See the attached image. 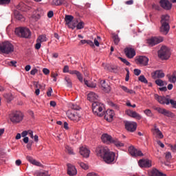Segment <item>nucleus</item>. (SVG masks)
Instances as JSON below:
<instances>
[{
  "label": "nucleus",
  "mask_w": 176,
  "mask_h": 176,
  "mask_svg": "<svg viewBox=\"0 0 176 176\" xmlns=\"http://www.w3.org/2000/svg\"><path fill=\"white\" fill-rule=\"evenodd\" d=\"M96 153L97 156L103 159L107 164H111L115 162V153L109 151L108 147L99 146L96 148Z\"/></svg>",
  "instance_id": "nucleus-1"
},
{
  "label": "nucleus",
  "mask_w": 176,
  "mask_h": 176,
  "mask_svg": "<svg viewBox=\"0 0 176 176\" xmlns=\"http://www.w3.org/2000/svg\"><path fill=\"white\" fill-rule=\"evenodd\" d=\"M170 16L168 14H164L161 16V27L160 31L164 35H167L170 31Z\"/></svg>",
  "instance_id": "nucleus-2"
},
{
  "label": "nucleus",
  "mask_w": 176,
  "mask_h": 176,
  "mask_svg": "<svg viewBox=\"0 0 176 176\" xmlns=\"http://www.w3.org/2000/svg\"><path fill=\"white\" fill-rule=\"evenodd\" d=\"M101 140L102 142H107V144H114L117 148H122L124 144L122 143L120 141L118 140V139L112 138V136L104 133L102 135Z\"/></svg>",
  "instance_id": "nucleus-3"
},
{
  "label": "nucleus",
  "mask_w": 176,
  "mask_h": 176,
  "mask_svg": "<svg viewBox=\"0 0 176 176\" xmlns=\"http://www.w3.org/2000/svg\"><path fill=\"white\" fill-rule=\"evenodd\" d=\"M158 57L161 60H168L171 57V50L168 47L162 45L157 52Z\"/></svg>",
  "instance_id": "nucleus-4"
},
{
  "label": "nucleus",
  "mask_w": 176,
  "mask_h": 176,
  "mask_svg": "<svg viewBox=\"0 0 176 176\" xmlns=\"http://www.w3.org/2000/svg\"><path fill=\"white\" fill-rule=\"evenodd\" d=\"M104 109V104L99 102H94L92 104V111L94 115L100 116V118L105 115V112L102 111Z\"/></svg>",
  "instance_id": "nucleus-5"
},
{
  "label": "nucleus",
  "mask_w": 176,
  "mask_h": 176,
  "mask_svg": "<svg viewBox=\"0 0 176 176\" xmlns=\"http://www.w3.org/2000/svg\"><path fill=\"white\" fill-rule=\"evenodd\" d=\"M14 51V47L9 41H5L0 44V53L9 54Z\"/></svg>",
  "instance_id": "nucleus-6"
},
{
  "label": "nucleus",
  "mask_w": 176,
  "mask_h": 176,
  "mask_svg": "<svg viewBox=\"0 0 176 176\" xmlns=\"http://www.w3.org/2000/svg\"><path fill=\"white\" fill-rule=\"evenodd\" d=\"M15 34L21 38H30L31 36V31L27 28H16Z\"/></svg>",
  "instance_id": "nucleus-7"
},
{
  "label": "nucleus",
  "mask_w": 176,
  "mask_h": 176,
  "mask_svg": "<svg viewBox=\"0 0 176 176\" xmlns=\"http://www.w3.org/2000/svg\"><path fill=\"white\" fill-rule=\"evenodd\" d=\"M24 116L21 111H15L10 114V119L12 123H20Z\"/></svg>",
  "instance_id": "nucleus-8"
},
{
  "label": "nucleus",
  "mask_w": 176,
  "mask_h": 176,
  "mask_svg": "<svg viewBox=\"0 0 176 176\" xmlns=\"http://www.w3.org/2000/svg\"><path fill=\"white\" fill-rule=\"evenodd\" d=\"M164 38L162 36L158 37H151L147 40V43L150 47H153V46H156V45H159V43H162L163 42Z\"/></svg>",
  "instance_id": "nucleus-9"
},
{
  "label": "nucleus",
  "mask_w": 176,
  "mask_h": 176,
  "mask_svg": "<svg viewBox=\"0 0 176 176\" xmlns=\"http://www.w3.org/2000/svg\"><path fill=\"white\" fill-rule=\"evenodd\" d=\"M67 118L70 119V120H73V122H79L80 119V116L78 112L69 111L67 113Z\"/></svg>",
  "instance_id": "nucleus-10"
},
{
  "label": "nucleus",
  "mask_w": 176,
  "mask_h": 176,
  "mask_svg": "<svg viewBox=\"0 0 176 176\" xmlns=\"http://www.w3.org/2000/svg\"><path fill=\"white\" fill-rule=\"evenodd\" d=\"M154 109L157 111L159 113H162L164 116H167L168 118H173L174 113L170 112V111L166 110V109H162L160 107H155Z\"/></svg>",
  "instance_id": "nucleus-11"
},
{
  "label": "nucleus",
  "mask_w": 176,
  "mask_h": 176,
  "mask_svg": "<svg viewBox=\"0 0 176 176\" xmlns=\"http://www.w3.org/2000/svg\"><path fill=\"white\" fill-rule=\"evenodd\" d=\"M160 4L161 8L164 9V10H171V8H173V4L170 3V1L168 0H160Z\"/></svg>",
  "instance_id": "nucleus-12"
},
{
  "label": "nucleus",
  "mask_w": 176,
  "mask_h": 176,
  "mask_svg": "<svg viewBox=\"0 0 176 176\" xmlns=\"http://www.w3.org/2000/svg\"><path fill=\"white\" fill-rule=\"evenodd\" d=\"M129 152L130 155H131V156L133 157L144 156V154L142 153V152L140 150L135 148L133 146H131L129 148Z\"/></svg>",
  "instance_id": "nucleus-13"
},
{
  "label": "nucleus",
  "mask_w": 176,
  "mask_h": 176,
  "mask_svg": "<svg viewBox=\"0 0 176 176\" xmlns=\"http://www.w3.org/2000/svg\"><path fill=\"white\" fill-rule=\"evenodd\" d=\"M125 129H126L128 131L133 133L137 130V123L133 122H126L125 123Z\"/></svg>",
  "instance_id": "nucleus-14"
},
{
  "label": "nucleus",
  "mask_w": 176,
  "mask_h": 176,
  "mask_svg": "<svg viewBox=\"0 0 176 176\" xmlns=\"http://www.w3.org/2000/svg\"><path fill=\"white\" fill-rule=\"evenodd\" d=\"M136 64H140V65L146 66L149 62V58L146 56H139L136 60Z\"/></svg>",
  "instance_id": "nucleus-15"
},
{
  "label": "nucleus",
  "mask_w": 176,
  "mask_h": 176,
  "mask_svg": "<svg viewBox=\"0 0 176 176\" xmlns=\"http://www.w3.org/2000/svg\"><path fill=\"white\" fill-rule=\"evenodd\" d=\"M154 97L160 104H166V105H168V104H170V100H168V99H167V98H166L165 96H160L157 94H155Z\"/></svg>",
  "instance_id": "nucleus-16"
},
{
  "label": "nucleus",
  "mask_w": 176,
  "mask_h": 176,
  "mask_svg": "<svg viewBox=\"0 0 176 176\" xmlns=\"http://www.w3.org/2000/svg\"><path fill=\"white\" fill-rule=\"evenodd\" d=\"M124 53L128 58H133L135 56V50L132 47H126L124 49Z\"/></svg>",
  "instance_id": "nucleus-17"
},
{
  "label": "nucleus",
  "mask_w": 176,
  "mask_h": 176,
  "mask_svg": "<svg viewBox=\"0 0 176 176\" xmlns=\"http://www.w3.org/2000/svg\"><path fill=\"white\" fill-rule=\"evenodd\" d=\"M126 114L131 118H134L135 119H138V120H141L142 118L141 115L138 114L136 111H133L132 110L128 109L125 111Z\"/></svg>",
  "instance_id": "nucleus-18"
},
{
  "label": "nucleus",
  "mask_w": 176,
  "mask_h": 176,
  "mask_svg": "<svg viewBox=\"0 0 176 176\" xmlns=\"http://www.w3.org/2000/svg\"><path fill=\"white\" fill-rule=\"evenodd\" d=\"M139 166L140 167L149 168V167H152V161L149 160H140L139 161Z\"/></svg>",
  "instance_id": "nucleus-19"
},
{
  "label": "nucleus",
  "mask_w": 176,
  "mask_h": 176,
  "mask_svg": "<svg viewBox=\"0 0 176 176\" xmlns=\"http://www.w3.org/2000/svg\"><path fill=\"white\" fill-rule=\"evenodd\" d=\"M74 21V16L72 15H65V21L69 28H72V30H75V25H72L71 23Z\"/></svg>",
  "instance_id": "nucleus-20"
},
{
  "label": "nucleus",
  "mask_w": 176,
  "mask_h": 176,
  "mask_svg": "<svg viewBox=\"0 0 176 176\" xmlns=\"http://www.w3.org/2000/svg\"><path fill=\"white\" fill-rule=\"evenodd\" d=\"M104 119L107 120V122H112V120L113 119V116L115 115V112L113 110H107L106 113H104Z\"/></svg>",
  "instance_id": "nucleus-21"
},
{
  "label": "nucleus",
  "mask_w": 176,
  "mask_h": 176,
  "mask_svg": "<svg viewBox=\"0 0 176 176\" xmlns=\"http://www.w3.org/2000/svg\"><path fill=\"white\" fill-rule=\"evenodd\" d=\"M76 168L71 164H67V174L71 176L76 175Z\"/></svg>",
  "instance_id": "nucleus-22"
},
{
  "label": "nucleus",
  "mask_w": 176,
  "mask_h": 176,
  "mask_svg": "<svg viewBox=\"0 0 176 176\" xmlns=\"http://www.w3.org/2000/svg\"><path fill=\"white\" fill-rule=\"evenodd\" d=\"M152 77L153 79H156L158 78V79H160L162 78H164L165 74L162 70H157L151 74Z\"/></svg>",
  "instance_id": "nucleus-23"
},
{
  "label": "nucleus",
  "mask_w": 176,
  "mask_h": 176,
  "mask_svg": "<svg viewBox=\"0 0 176 176\" xmlns=\"http://www.w3.org/2000/svg\"><path fill=\"white\" fill-rule=\"evenodd\" d=\"M149 176H166V174L159 171V170L154 168L151 171L148 172Z\"/></svg>",
  "instance_id": "nucleus-24"
},
{
  "label": "nucleus",
  "mask_w": 176,
  "mask_h": 176,
  "mask_svg": "<svg viewBox=\"0 0 176 176\" xmlns=\"http://www.w3.org/2000/svg\"><path fill=\"white\" fill-rule=\"evenodd\" d=\"M87 100L89 101H91V102H96V101H97V100H98V95H97L94 92H90L87 95Z\"/></svg>",
  "instance_id": "nucleus-25"
},
{
  "label": "nucleus",
  "mask_w": 176,
  "mask_h": 176,
  "mask_svg": "<svg viewBox=\"0 0 176 176\" xmlns=\"http://www.w3.org/2000/svg\"><path fill=\"white\" fill-rule=\"evenodd\" d=\"M100 85L102 87V89L105 91V93H109L111 91V87L109 86L108 84L105 82V80H102L100 81Z\"/></svg>",
  "instance_id": "nucleus-26"
},
{
  "label": "nucleus",
  "mask_w": 176,
  "mask_h": 176,
  "mask_svg": "<svg viewBox=\"0 0 176 176\" xmlns=\"http://www.w3.org/2000/svg\"><path fill=\"white\" fill-rule=\"evenodd\" d=\"M80 153L83 157H89L90 155V150L87 149L86 147L80 148Z\"/></svg>",
  "instance_id": "nucleus-27"
},
{
  "label": "nucleus",
  "mask_w": 176,
  "mask_h": 176,
  "mask_svg": "<svg viewBox=\"0 0 176 176\" xmlns=\"http://www.w3.org/2000/svg\"><path fill=\"white\" fill-rule=\"evenodd\" d=\"M26 159L28 162H30V163H31L34 166H37L38 167H41V166H42V164H41V162L36 161L31 156L28 155L26 157Z\"/></svg>",
  "instance_id": "nucleus-28"
},
{
  "label": "nucleus",
  "mask_w": 176,
  "mask_h": 176,
  "mask_svg": "<svg viewBox=\"0 0 176 176\" xmlns=\"http://www.w3.org/2000/svg\"><path fill=\"white\" fill-rule=\"evenodd\" d=\"M16 9H18V10H21V12H27V10H30V8L24 3H20L17 6Z\"/></svg>",
  "instance_id": "nucleus-29"
},
{
  "label": "nucleus",
  "mask_w": 176,
  "mask_h": 176,
  "mask_svg": "<svg viewBox=\"0 0 176 176\" xmlns=\"http://www.w3.org/2000/svg\"><path fill=\"white\" fill-rule=\"evenodd\" d=\"M14 14L15 19L16 20H19V21H25V18L24 17V16H23V14H21L19 11H14Z\"/></svg>",
  "instance_id": "nucleus-30"
},
{
  "label": "nucleus",
  "mask_w": 176,
  "mask_h": 176,
  "mask_svg": "<svg viewBox=\"0 0 176 176\" xmlns=\"http://www.w3.org/2000/svg\"><path fill=\"white\" fill-rule=\"evenodd\" d=\"M167 78L170 83H175L176 82V71L173 72L172 75L168 74Z\"/></svg>",
  "instance_id": "nucleus-31"
},
{
  "label": "nucleus",
  "mask_w": 176,
  "mask_h": 176,
  "mask_svg": "<svg viewBox=\"0 0 176 176\" xmlns=\"http://www.w3.org/2000/svg\"><path fill=\"white\" fill-rule=\"evenodd\" d=\"M120 87L122 89V90H123V91L127 93L128 94H135V91H134L133 89H129L124 85H120Z\"/></svg>",
  "instance_id": "nucleus-32"
},
{
  "label": "nucleus",
  "mask_w": 176,
  "mask_h": 176,
  "mask_svg": "<svg viewBox=\"0 0 176 176\" xmlns=\"http://www.w3.org/2000/svg\"><path fill=\"white\" fill-rule=\"evenodd\" d=\"M80 43L81 45H85V43H87V45H89L91 47H94V43L91 40H81Z\"/></svg>",
  "instance_id": "nucleus-33"
},
{
  "label": "nucleus",
  "mask_w": 176,
  "mask_h": 176,
  "mask_svg": "<svg viewBox=\"0 0 176 176\" xmlns=\"http://www.w3.org/2000/svg\"><path fill=\"white\" fill-rule=\"evenodd\" d=\"M112 38L113 40L114 45H119V42H120V38H119V36L116 34H113Z\"/></svg>",
  "instance_id": "nucleus-34"
},
{
  "label": "nucleus",
  "mask_w": 176,
  "mask_h": 176,
  "mask_svg": "<svg viewBox=\"0 0 176 176\" xmlns=\"http://www.w3.org/2000/svg\"><path fill=\"white\" fill-rule=\"evenodd\" d=\"M46 41H47V37H46V35L43 34L38 37L36 42L42 43L43 42H46Z\"/></svg>",
  "instance_id": "nucleus-35"
},
{
  "label": "nucleus",
  "mask_w": 176,
  "mask_h": 176,
  "mask_svg": "<svg viewBox=\"0 0 176 176\" xmlns=\"http://www.w3.org/2000/svg\"><path fill=\"white\" fill-rule=\"evenodd\" d=\"M53 3H54L56 6H60V5L65 4V0H53Z\"/></svg>",
  "instance_id": "nucleus-36"
},
{
  "label": "nucleus",
  "mask_w": 176,
  "mask_h": 176,
  "mask_svg": "<svg viewBox=\"0 0 176 176\" xmlns=\"http://www.w3.org/2000/svg\"><path fill=\"white\" fill-rule=\"evenodd\" d=\"M84 83L85 85H86V86H87V87H91L93 89H94V87H96V86L95 83L89 82V81H87V80H84Z\"/></svg>",
  "instance_id": "nucleus-37"
},
{
  "label": "nucleus",
  "mask_w": 176,
  "mask_h": 176,
  "mask_svg": "<svg viewBox=\"0 0 176 176\" xmlns=\"http://www.w3.org/2000/svg\"><path fill=\"white\" fill-rule=\"evenodd\" d=\"M154 133L159 137V138H163L164 135L163 133H162V131L157 128H155Z\"/></svg>",
  "instance_id": "nucleus-38"
},
{
  "label": "nucleus",
  "mask_w": 176,
  "mask_h": 176,
  "mask_svg": "<svg viewBox=\"0 0 176 176\" xmlns=\"http://www.w3.org/2000/svg\"><path fill=\"white\" fill-rule=\"evenodd\" d=\"M4 98H6L8 102H10L13 100V96L10 94H4Z\"/></svg>",
  "instance_id": "nucleus-39"
},
{
  "label": "nucleus",
  "mask_w": 176,
  "mask_h": 176,
  "mask_svg": "<svg viewBox=\"0 0 176 176\" xmlns=\"http://www.w3.org/2000/svg\"><path fill=\"white\" fill-rule=\"evenodd\" d=\"M65 152L69 153V155H74V149H72V147L69 146H65Z\"/></svg>",
  "instance_id": "nucleus-40"
},
{
  "label": "nucleus",
  "mask_w": 176,
  "mask_h": 176,
  "mask_svg": "<svg viewBox=\"0 0 176 176\" xmlns=\"http://www.w3.org/2000/svg\"><path fill=\"white\" fill-rule=\"evenodd\" d=\"M65 80L67 82V87H72V81L71 80V78L65 77Z\"/></svg>",
  "instance_id": "nucleus-41"
},
{
  "label": "nucleus",
  "mask_w": 176,
  "mask_h": 176,
  "mask_svg": "<svg viewBox=\"0 0 176 176\" xmlns=\"http://www.w3.org/2000/svg\"><path fill=\"white\" fill-rule=\"evenodd\" d=\"M144 113H145V115L149 118H152V116H153V113H152V111H151V109L144 110Z\"/></svg>",
  "instance_id": "nucleus-42"
},
{
  "label": "nucleus",
  "mask_w": 176,
  "mask_h": 176,
  "mask_svg": "<svg viewBox=\"0 0 176 176\" xmlns=\"http://www.w3.org/2000/svg\"><path fill=\"white\" fill-rule=\"evenodd\" d=\"M70 108H71L73 111H79V109H80V107H79V105L75 104H71Z\"/></svg>",
  "instance_id": "nucleus-43"
},
{
  "label": "nucleus",
  "mask_w": 176,
  "mask_h": 176,
  "mask_svg": "<svg viewBox=\"0 0 176 176\" xmlns=\"http://www.w3.org/2000/svg\"><path fill=\"white\" fill-rule=\"evenodd\" d=\"M77 30H82V28H85V23L83 21L79 22L76 25Z\"/></svg>",
  "instance_id": "nucleus-44"
},
{
  "label": "nucleus",
  "mask_w": 176,
  "mask_h": 176,
  "mask_svg": "<svg viewBox=\"0 0 176 176\" xmlns=\"http://www.w3.org/2000/svg\"><path fill=\"white\" fill-rule=\"evenodd\" d=\"M37 176H49V172L48 171H41V172H38L36 173Z\"/></svg>",
  "instance_id": "nucleus-45"
},
{
  "label": "nucleus",
  "mask_w": 176,
  "mask_h": 176,
  "mask_svg": "<svg viewBox=\"0 0 176 176\" xmlns=\"http://www.w3.org/2000/svg\"><path fill=\"white\" fill-rule=\"evenodd\" d=\"M139 80L142 82V83H148V80L145 78L144 75H141L139 77Z\"/></svg>",
  "instance_id": "nucleus-46"
},
{
  "label": "nucleus",
  "mask_w": 176,
  "mask_h": 176,
  "mask_svg": "<svg viewBox=\"0 0 176 176\" xmlns=\"http://www.w3.org/2000/svg\"><path fill=\"white\" fill-rule=\"evenodd\" d=\"M110 107H112L113 109H116V111H119V106L112 102H109Z\"/></svg>",
  "instance_id": "nucleus-47"
},
{
  "label": "nucleus",
  "mask_w": 176,
  "mask_h": 176,
  "mask_svg": "<svg viewBox=\"0 0 176 176\" xmlns=\"http://www.w3.org/2000/svg\"><path fill=\"white\" fill-rule=\"evenodd\" d=\"M155 83L157 85V86H164V81L161 79L156 80Z\"/></svg>",
  "instance_id": "nucleus-48"
},
{
  "label": "nucleus",
  "mask_w": 176,
  "mask_h": 176,
  "mask_svg": "<svg viewBox=\"0 0 176 176\" xmlns=\"http://www.w3.org/2000/svg\"><path fill=\"white\" fill-rule=\"evenodd\" d=\"M125 71L126 72L125 81L129 82V80L130 79V71L129 69H125Z\"/></svg>",
  "instance_id": "nucleus-49"
},
{
  "label": "nucleus",
  "mask_w": 176,
  "mask_h": 176,
  "mask_svg": "<svg viewBox=\"0 0 176 176\" xmlns=\"http://www.w3.org/2000/svg\"><path fill=\"white\" fill-rule=\"evenodd\" d=\"M79 165H80V168H83L84 170H87V168H89V166H87V164H86L83 162H80Z\"/></svg>",
  "instance_id": "nucleus-50"
},
{
  "label": "nucleus",
  "mask_w": 176,
  "mask_h": 176,
  "mask_svg": "<svg viewBox=\"0 0 176 176\" xmlns=\"http://www.w3.org/2000/svg\"><path fill=\"white\" fill-rule=\"evenodd\" d=\"M7 63L10 67H16V65L17 64V62L14 61V60H10V61H8Z\"/></svg>",
  "instance_id": "nucleus-51"
},
{
  "label": "nucleus",
  "mask_w": 176,
  "mask_h": 176,
  "mask_svg": "<svg viewBox=\"0 0 176 176\" xmlns=\"http://www.w3.org/2000/svg\"><path fill=\"white\" fill-rule=\"evenodd\" d=\"M10 3V0H0V5H8Z\"/></svg>",
  "instance_id": "nucleus-52"
},
{
  "label": "nucleus",
  "mask_w": 176,
  "mask_h": 176,
  "mask_svg": "<svg viewBox=\"0 0 176 176\" xmlns=\"http://www.w3.org/2000/svg\"><path fill=\"white\" fill-rule=\"evenodd\" d=\"M71 70H69V67L68 65H65L63 68V72H64V74H67V73H69Z\"/></svg>",
  "instance_id": "nucleus-53"
},
{
  "label": "nucleus",
  "mask_w": 176,
  "mask_h": 176,
  "mask_svg": "<svg viewBox=\"0 0 176 176\" xmlns=\"http://www.w3.org/2000/svg\"><path fill=\"white\" fill-rule=\"evenodd\" d=\"M79 71L77 70H70L69 72V74H70V75H76L77 76V75L79 74Z\"/></svg>",
  "instance_id": "nucleus-54"
},
{
  "label": "nucleus",
  "mask_w": 176,
  "mask_h": 176,
  "mask_svg": "<svg viewBox=\"0 0 176 176\" xmlns=\"http://www.w3.org/2000/svg\"><path fill=\"white\" fill-rule=\"evenodd\" d=\"M120 60L122 63H124V64H126V65H128V66L130 65L129 62H128L126 59H124V58H123L120 57Z\"/></svg>",
  "instance_id": "nucleus-55"
},
{
  "label": "nucleus",
  "mask_w": 176,
  "mask_h": 176,
  "mask_svg": "<svg viewBox=\"0 0 176 176\" xmlns=\"http://www.w3.org/2000/svg\"><path fill=\"white\" fill-rule=\"evenodd\" d=\"M78 80L81 82V83L83 82V77L82 76V74L80 72L78 73V74L76 76Z\"/></svg>",
  "instance_id": "nucleus-56"
},
{
  "label": "nucleus",
  "mask_w": 176,
  "mask_h": 176,
  "mask_svg": "<svg viewBox=\"0 0 176 176\" xmlns=\"http://www.w3.org/2000/svg\"><path fill=\"white\" fill-rule=\"evenodd\" d=\"M52 93H53V89H52V87H50L48 89V91H47V97H51L52 96Z\"/></svg>",
  "instance_id": "nucleus-57"
},
{
  "label": "nucleus",
  "mask_w": 176,
  "mask_h": 176,
  "mask_svg": "<svg viewBox=\"0 0 176 176\" xmlns=\"http://www.w3.org/2000/svg\"><path fill=\"white\" fill-rule=\"evenodd\" d=\"M34 86H35L36 89H42V85L38 82H34Z\"/></svg>",
  "instance_id": "nucleus-58"
},
{
  "label": "nucleus",
  "mask_w": 176,
  "mask_h": 176,
  "mask_svg": "<svg viewBox=\"0 0 176 176\" xmlns=\"http://www.w3.org/2000/svg\"><path fill=\"white\" fill-rule=\"evenodd\" d=\"M134 74L136 75V76H138L141 74V70L138 69H135L133 70Z\"/></svg>",
  "instance_id": "nucleus-59"
},
{
  "label": "nucleus",
  "mask_w": 176,
  "mask_h": 176,
  "mask_svg": "<svg viewBox=\"0 0 176 176\" xmlns=\"http://www.w3.org/2000/svg\"><path fill=\"white\" fill-rule=\"evenodd\" d=\"M165 157H166V160H170V159H171V153H170V152L166 153Z\"/></svg>",
  "instance_id": "nucleus-60"
},
{
  "label": "nucleus",
  "mask_w": 176,
  "mask_h": 176,
  "mask_svg": "<svg viewBox=\"0 0 176 176\" xmlns=\"http://www.w3.org/2000/svg\"><path fill=\"white\" fill-rule=\"evenodd\" d=\"M41 43H40L39 41H36V43L35 45V49L36 50H39V49H41Z\"/></svg>",
  "instance_id": "nucleus-61"
},
{
  "label": "nucleus",
  "mask_w": 176,
  "mask_h": 176,
  "mask_svg": "<svg viewBox=\"0 0 176 176\" xmlns=\"http://www.w3.org/2000/svg\"><path fill=\"white\" fill-rule=\"evenodd\" d=\"M43 72L45 75H49V74H50V70H49L47 68H44L43 69Z\"/></svg>",
  "instance_id": "nucleus-62"
},
{
  "label": "nucleus",
  "mask_w": 176,
  "mask_h": 176,
  "mask_svg": "<svg viewBox=\"0 0 176 176\" xmlns=\"http://www.w3.org/2000/svg\"><path fill=\"white\" fill-rule=\"evenodd\" d=\"M53 16H54V13L53 12V11H49L47 13V17H49V19H52Z\"/></svg>",
  "instance_id": "nucleus-63"
},
{
  "label": "nucleus",
  "mask_w": 176,
  "mask_h": 176,
  "mask_svg": "<svg viewBox=\"0 0 176 176\" xmlns=\"http://www.w3.org/2000/svg\"><path fill=\"white\" fill-rule=\"evenodd\" d=\"M170 104H171V105H173L174 108H176V101L175 100H170Z\"/></svg>",
  "instance_id": "nucleus-64"
}]
</instances>
